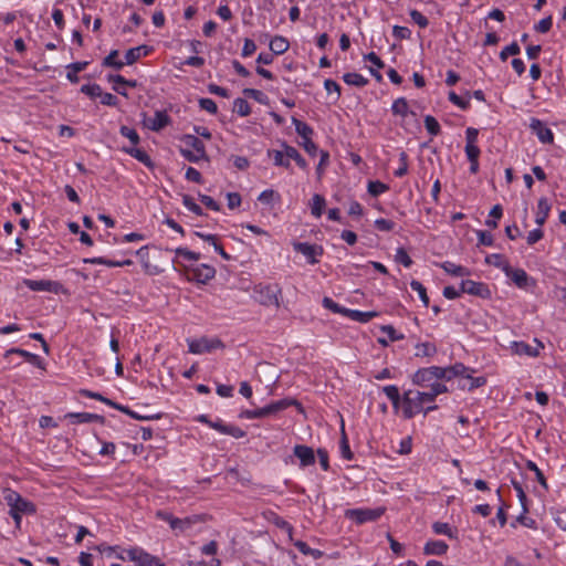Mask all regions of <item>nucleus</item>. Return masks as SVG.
Listing matches in <instances>:
<instances>
[{"instance_id":"31","label":"nucleus","mask_w":566,"mask_h":566,"mask_svg":"<svg viewBox=\"0 0 566 566\" xmlns=\"http://www.w3.org/2000/svg\"><path fill=\"white\" fill-rule=\"evenodd\" d=\"M415 349L416 357H431L434 356L438 352L437 346L430 342L418 343L415 346Z\"/></svg>"},{"instance_id":"7","label":"nucleus","mask_w":566,"mask_h":566,"mask_svg":"<svg viewBox=\"0 0 566 566\" xmlns=\"http://www.w3.org/2000/svg\"><path fill=\"white\" fill-rule=\"evenodd\" d=\"M23 284L29 290L34 291V292L45 291V292H51V293H55V294L59 293V291L62 287L61 283H59L56 281H51V280L25 279V280H23Z\"/></svg>"},{"instance_id":"16","label":"nucleus","mask_w":566,"mask_h":566,"mask_svg":"<svg viewBox=\"0 0 566 566\" xmlns=\"http://www.w3.org/2000/svg\"><path fill=\"white\" fill-rule=\"evenodd\" d=\"M216 275V270L211 265L201 264L192 269V276L198 283L206 284Z\"/></svg>"},{"instance_id":"56","label":"nucleus","mask_w":566,"mask_h":566,"mask_svg":"<svg viewBox=\"0 0 566 566\" xmlns=\"http://www.w3.org/2000/svg\"><path fill=\"white\" fill-rule=\"evenodd\" d=\"M81 92L91 98L99 97L102 93V87L94 83V84H85L82 85Z\"/></svg>"},{"instance_id":"13","label":"nucleus","mask_w":566,"mask_h":566,"mask_svg":"<svg viewBox=\"0 0 566 566\" xmlns=\"http://www.w3.org/2000/svg\"><path fill=\"white\" fill-rule=\"evenodd\" d=\"M530 127L532 132L543 144H552L554 142V134L542 120L532 118Z\"/></svg>"},{"instance_id":"6","label":"nucleus","mask_w":566,"mask_h":566,"mask_svg":"<svg viewBox=\"0 0 566 566\" xmlns=\"http://www.w3.org/2000/svg\"><path fill=\"white\" fill-rule=\"evenodd\" d=\"M126 554L137 566H165L158 557L138 547L126 551Z\"/></svg>"},{"instance_id":"52","label":"nucleus","mask_w":566,"mask_h":566,"mask_svg":"<svg viewBox=\"0 0 566 566\" xmlns=\"http://www.w3.org/2000/svg\"><path fill=\"white\" fill-rule=\"evenodd\" d=\"M512 485H513L514 490L516 491V495L521 503L522 509H524V512H528L527 496L523 490L522 484L515 480H512Z\"/></svg>"},{"instance_id":"39","label":"nucleus","mask_w":566,"mask_h":566,"mask_svg":"<svg viewBox=\"0 0 566 566\" xmlns=\"http://www.w3.org/2000/svg\"><path fill=\"white\" fill-rule=\"evenodd\" d=\"M118 51L112 50L107 56L104 57L102 65L105 67H114L115 70H120L125 65V63L120 60H117Z\"/></svg>"},{"instance_id":"36","label":"nucleus","mask_w":566,"mask_h":566,"mask_svg":"<svg viewBox=\"0 0 566 566\" xmlns=\"http://www.w3.org/2000/svg\"><path fill=\"white\" fill-rule=\"evenodd\" d=\"M292 123L295 126V132L302 137V139L310 138L314 134L313 128L305 122H302L296 117H292Z\"/></svg>"},{"instance_id":"60","label":"nucleus","mask_w":566,"mask_h":566,"mask_svg":"<svg viewBox=\"0 0 566 566\" xmlns=\"http://www.w3.org/2000/svg\"><path fill=\"white\" fill-rule=\"evenodd\" d=\"M449 101L463 111L470 107V101L462 98L453 91L449 93Z\"/></svg>"},{"instance_id":"27","label":"nucleus","mask_w":566,"mask_h":566,"mask_svg":"<svg viewBox=\"0 0 566 566\" xmlns=\"http://www.w3.org/2000/svg\"><path fill=\"white\" fill-rule=\"evenodd\" d=\"M84 262L91 263V264H103L108 268L126 266V265L133 264V261L129 259H126L123 261H113V260H108L105 258H90V259H84Z\"/></svg>"},{"instance_id":"38","label":"nucleus","mask_w":566,"mask_h":566,"mask_svg":"<svg viewBox=\"0 0 566 566\" xmlns=\"http://www.w3.org/2000/svg\"><path fill=\"white\" fill-rule=\"evenodd\" d=\"M433 379L430 371L428 370V367L418 369L412 376L413 384L418 386H426Z\"/></svg>"},{"instance_id":"17","label":"nucleus","mask_w":566,"mask_h":566,"mask_svg":"<svg viewBox=\"0 0 566 566\" xmlns=\"http://www.w3.org/2000/svg\"><path fill=\"white\" fill-rule=\"evenodd\" d=\"M170 123V118L165 111H156L155 115L147 122V127L154 132H159Z\"/></svg>"},{"instance_id":"34","label":"nucleus","mask_w":566,"mask_h":566,"mask_svg":"<svg viewBox=\"0 0 566 566\" xmlns=\"http://www.w3.org/2000/svg\"><path fill=\"white\" fill-rule=\"evenodd\" d=\"M268 156L273 159V164L277 167H284L289 169L291 167L290 160L286 158L284 149L283 150H268Z\"/></svg>"},{"instance_id":"26","label":"nucleus","mask_w":566,"mask_h":566,"mask_svg":"<svg viewBox=\"0 0 566 566\" xmlns=\"http://www.w3.org/2000/svg\"><path fill=\"white\" fill-rule=\"evenodd\" d=\"M148 53H149V48L147 45H139L136 48H132L125 53V62L124 63L127 65H132L136 61H138L142 55H147Z\"/></svg>"},{"instance_id":"22","label":"nucleus","mask_w":566,"mask_h":566,"mask_svg":"<svg viewBox=\"0 0 566 566\" xmlns=\"http://www.w3.org/2000/svg\"><path fill=\"white\" fill-rule=\"evenodd\" d=\"M282 147L289 160L293 159L301 169H307L306 160L302 157L295 147L287 145L285 142L282 143Z\"/></svg>"},{"instance_id":"23","label":"nucleus","mask_w":566,"mask_h":566,"mask_svg":"<svg viewBox=\"0 0 566 566\" xmlns=\"http://www.w3.org/2000/svg\"><path fill=\"white\" fill-rule=\"evenodd\" d=\"M291 403H292V401H290L287 399H282V400L271 402L270 405L260 408L261 412H262V417L265 418V417L275 415V413L286 409Z\"/></svg>"},{"instance_id":"32","label":"nucleus","mask_w":566,"mask_h":566,"mask_svg":"<svg viewBox=\"0 0 566 566\" xmlns=\"http://www.w3.org/2000/svg\"><path fill=\"white\" fill-rule=\"evenodd\" d=\"M441 268L452 276H468L470 275V270L462 265H458L453 262L446 261L441 264Z\"/></svg>"},{"instance_id":"24","label":"nucleus","mask_w":566,"mask_h":566,"mask_svg":"<svg viewBox=\"0 0 566 566\" xmlns=\"http://www.w3.org/2000/svg\"><path fill=\"white\" fill-rule=\"evenodd\" d=\"M344 316L349 317L350 319L359 323H367L374 317L378 316V313L375 311L361 312L357 310L347 308V311L344 312Z\"/></svg>"},{"instance_id":"21","label":"nucleus","mask_w":566,"mask_h":566,"mask_svg":"<svg viewBox=\"0 0 566 566\" xmlns=\"http://www.w3.org/2000/svg\"><path fill=\"white\" fill-rule=\"evenodd\" d=\"M122 150L124 153L130 155L138 161L143 163L146 167H148V168L154 167V163H153L150 156L144 149L133 146V147H123Z\"/></svg>"},{"instance_id":"9","label":"nucleus","mask_w":566,"mask_h":566,"mask_svg":"<svg viewBox=\"0 0 566 566\" xmlns=\"http://www.w3.org/2000/svg\"><path fill=\"white\" fill-rule=\"evenodd\" d=\"M293 249L296 252L302 253L311 264L318 263L316 256L323 254V248L321 245L311 244L307 242H294Z\"/></svg>"},{"instance_id":"25","label":"nucleus","mask_w":566,"mask_h":566,"mask_svg":"<svg viewBox=\"0 0 566 566\" xmlns=\"http://www.w3.org/2000/svg\"><path fill=\"white\" fill-rule=\"evenodd\" d=\"M88 65V62L87 61H81V62H74V63H71L66 66V70H67V73H66V78L71 82V83H78L80 81V77H78V73L84 71Z\"/></svg>"},{"instance_id":"48","label":"nucleus","mask_w":566,"mask_h":566,"mask_svg":"<svg viewBox=\"0 0 566 566\" xmlns=\"http://www.w3.org/2000/svg\"><path fill=\"white\" fill-rule=\"evenodd\" d=\"M424 127L431 136H438L441 133L440 124L431 115L424 117Z\"/></svg>"},{"instance_id":"62","label":"nucleus","mask_w":566,"mask_h":566,"mask_svg":"<svg viewBox=\"0 0 566 566\" xmlns=\"http://www.w3.org/2000/svg\"><path fill=\"white\" fill-rule=\"evenodd\" d=\"M199 106L201 109L207 111L210 114H217L218 106L216 102L211 98L202 97L199 99Z\"/></svg>"},{"instance_id":"57","label":"nucleus","mask_w":566,"mask_h":566,"mask_svg":"<svg viewBox=\"0 0 566 566\" xmlns=\"http://www.w3.org/2000/svg\"><path fill=\"white\" fill-rule=\"evenodd\" d=\"M182 203L188 210H190L195 214H197V216L203 214L202 208L199 205H197L190 196L185 195L182 197Z\"/></svg>"},{"instance_id":"61","label":"nucleus","mask_w":566,"mask_h":566,"mask_svg":"<svg viewBox=\"0 0 566 566\" xmlns=\"http://www.w3.org/2000/svg\"><path fill=\"white\" fill-rule=\"evenodd\" d=\"M323 306L327 310H331L333 313H338L344 315V312L347 311V308L340 306L336 302H334L331 297H324L323 298Z\"/></svg>"},{"instance_id":"10","label":"nucleus","mask_w":566,"mask_h":566,"mask_svg":"<svg viewBox=\"0 0 566 566\" xmlns=\"http://www.w3.org/2000/svg\"><path fill=\"white\" fill-rule=\"evenodd\" d=\"M504 273L520 289H527L530 283L535 284L534 280L523 269H513L511 265H505Z\"/></svg>"},{"instance_id":"51","label":"nucleus","mask_w":566,"mask_h":566,"mask_svg":"<svg viewBox=\"0 0 566 566\" xmlns=\"http://www.w3.org/2000/svg\"><path fill=\"white\" fill-rule=\"evenodd\" d=\"M119 133L122 136L128 138L133 146H136L140 140L137 130L128 126H120Z\"/></svg>"},{"instance_id":"50","label":"nucleus","mask_w":566,"mask_h":566,"mask_svg":"<svg viewBox=\"0 0 566 566\" xmlns=\"http://www.w3.org/2000/svg\"><path fill=\"white\" fill-rule=\"evenodd\" d=\"M269 514V521L273 522L279 528L286 531L291 535L293 527L289 522H286L284 518H282L274 512H270Z\"/></svg>"},{"instance_id":"58","label":"nucleus","mask_w":566,"mask_h":566,"mask_svg":"<svg viewBox=\"0 0 566 566\" xmlns=\"http://www.w3.org/2000/svg\"><path fill=\"white\" fill-rule=\"evenodd\" d=\"M107 81L114 84H123L129 87H136L137 81L135 80H126L124 76L119 74H109L107 76Z\"/></svg>"},{"instance_id":"1","label":"nucleus","mask_w":566,"mask_h":566,"mask_svg":"<svg viewBox=\"0 0 566 566\" xmlns=\"http://www.w3.org/2000/svg\"><path fill=\"white\" fill-rule=\"evenodd\" d=\"M433 402L428 391L408 390L402 397V415L405 419H411L416 413L423 410V405Z\"/></svg>"},{"instance_id":"44","label":"nucleus","mask_w":566,"mask_h":566,"mask_svg":"<svg viewBox=\"0 0 566 566\" xmlns=\"http://www.w3.org/2000/svg\"><path fill=\"white\" fill-rule=\"evenodd\" d=\"M325 207V198L321 195L315 193L312 198L311 211L316 218L321 217Z\"/></svg>"},{"instance_id":"49","label":"nucleus","mask_w":566,"mask_h":566,"mask_svg":"<svg viewBox=\"0 0 566 566\" xmlns=\"http://www.w3.org/2000/svg\"><path fill=\"white\" fill-rule=\"evenodd\" d=\"M368 192L373 196V197H378L379 195L386 192L387 190H389V187L379 181V180H375V181H369L368 182Z\"/></svg>"},{"instance_id":"19","label":"nucleus","mask_w":566,"mask_h":566,"mask_svg":"<svg viewBox=\"0 0 566 566\" xmlns=\"http://www.w3.org/2000/svg\"><path fill=\"white\" fill-rule=\"evenodd\" d=\"M65 417L71 419L72 423L102 422L104 419L102 416L88 412H70Z\"/></svg>"},{"instance_id":"42","label":"nucleus","mask_w":566,"mask_h":566,"mask_svg":"<svg viewBox=\"0 0 566 566\" xmlns=\"http://www.w3.org/2000/svg\"><path fill=\"white\" fill-rule=\"evenodd\" d=\"M233 112L242 117H245L251 114V107L247 99L238 97L233 102Z\"/></svg>"},{"instance_id":"30","label":"nucleus","mask_w":566,"mask_h":566,"mask_svg":"<svg viewBox=\"0 0 566 566\" xmlns=\"http://www.w3.org/2000/svg\"><path fill=\"white\" fill-rule=\"evenodd\" d=\"M472 371H467L464 374V376H462V378L467 379L468 382H464V384H461V388L462 389H468L469 391L475 389V388H479V387H482L486 384V378L481 376V377H472L471 375Z\"/></svg>"},{"instance_id":"8","label":"nucleus","mask_w":566,"mask_h":566,"mask_svg":"<svg viewBox=\"0 0 566 566\" xmlns=\"http://www.w3.org/2000/svg\"><path fill=\"white\" fill-rule=\"evenodd\" d=\"M461 292L474 296H480L482 298H489L491 296V291L485 283L475 282L472 280H463L461 282Z\"/></svg>"},{"instance_id":"20","label":"nucleus","mask_w":566,"mask_h":566,"mask_svg":"<svg viewBox=\"0 0 566 566\" xmlns=\"http://www.w3.org/2000/svg\"><path fill=\"white\" fill-rule=\"evenodd\" d=\"M12 355H19V356L23 357L31 365L36 366L39 368L42 367L43 361H42L41 357L35 354L29 353V352H27L24 349H20V348H11V349L7 350L4 354L6 357H10Z\"/></svg>"},{"instance_id":"35","label":"nucleus","mask_w":566,"mask_h":566,"mask_svg":"<svg viewBox=\"0 0 566 566\" xmlns=\"http://www.w3.org/2000/svg\"><path fill=\"white\" fill-rule=\"evenodd\" d=\"M182 142L191 147L193 150L199 153L200 156H206V147L205 144L195 135H185L182 137Z\"/></svg>"},{"instance_id":"41","label":"nucleus","mask_w":566,"mask_h":566,"mask_svg":"<svg viewBox=\"0 0 566 566\" xmlns=\"http://www.w3.org/2000/svg\"><path fill=\"white\" fill-rule=\"evenodd\" d=\"M119 411L128 415L129 417L136 419V420H154V419H160L161 418V413H156V415H140V413H137L136 411L132 410L130 408H128L127 406H120L119 408Z\"/></svg>"},{"instance_id":"53","label":"nucleus","mask_w":566,"mask_h":566,"mask_svg":"<svg viewBox=\"0 0 566 566\" xmlns=\"http://www.w3.org/2000/svg\"><path fill=\"white\" fill-rule=\"evenodd\" d=\"M485 262L501 269L504 272L505 265H510L502 254L494 253L485 258Z\"/></svg>"},{"instance_id":"54","label":"nucleus","mask_w":566,"mask_h":566,"mask_svg":"<svg viewBox=\"0 0 566 566\" xmlns=\"http://www.w3.org/2000/svg\"><path fill=\"white\" fill-rule=\"evenodd\" d=\"M399 167L395 170L394 175L398 178L403 177L408 172V155L406 151L399 154Z\"/></svg>"},{"instance_id":"28","label":"nucleus","mask_w":566,"mask_h":566,"mask_svg":"<svg viewBox=\"0 0 566 566\" xmlns=\"http://www.w3.org/2000/svg\"><path fill=\"white\" fill-rule=\"evenodd\" d=\"M551 211V205L546 198H541L537 202L535 222L541 227L545 223Z\"/></svg>"},{"instance_id":"37","label":"nucleus","mask_w":566,"mask_h":566,"mask_svg":"<svg viewBox=\"0 0 566 566\" xmlns=\"http://www.w3.org/2000/svg\"><path fill=\"white\" fill-rule=\"evenodd\" d=\"M343 80L347 85H353L357 87H363L368 83V80L366 77L355 72L345 73Z\"/></svg>"},{"instance_id":"40","label":"nucleus","mask_w":566,"mask_h":566,"mask_svg":"<svg viewBox=\"0 0 566 566\" xmlns=\"http://www.w3.org/2000/svg\"><path fill=\"white\" fill-rule=\"evenodd\" d=\"M391 112L394 115H398L401 117H406L409 113V105L405 97L397 98L391 106Z\"/></svg>"},{"instance_id":"47","label":"nucleus","mask_w":566,"mask_h":566,"mask_svg":"<svg viewBox=\"0 0 566 566\" xmlns=\"http://www.w3.org/2000/svg\"><path fill=\"white\" fill-rule=\"evenodd\" d=\"M526 468L535 473L536 481L545 489H548L546 478L542 470L536 465L535 462L528 460L526 462Z\"/></svg>"},{"instance_id":"55","label":"nucleus","mask_w":566,"mask_h":566,"mask_svg":"<svg viewBox=\"0 0 566 566\" xmlns=\"http://www.w3.org/2000/svg\"><path fill=\"white\" fill-rule=\"evenodd\" d=\"M521 52L520 45L517 42H512L511 44L506 45L501 52H500V59L501 61H506L510 55H517Z\"/></svg>"},{"instance_id":"5","label":"nucleus","mask_w":566,"mask_h":566,"mask_svg":"<svg viewBox=\"0 0 566 566\" xmlns=\"http://www.w3.org/2000/svg\"><path fill=\"white\" fill-rule=\"evenodd\" d=\"M385 512V509H350L345 512V516L357 524L377 521Z\"/></svg>"},{"instance_id":"29","label":"nucleus","mask_w":566,"mask_h":566,"mask_svg":"<svg viewBox=\"0 0 566 566\" xmlns=\"http://www.w3.org/2000/svg\"><path fill=\"white\" fill-rule=\"evenodd\" d=\"M448 551V545L443 541H429L424 546L427 555H443Z\"/></svg>"},{"instance_id":"59","label":"nucleus","mask_w":566,"mask_h":566,"mask_svg":"<svg viewBox=\"0 0 566 566\" xmlns=\"http://www.w3.org/2000/svg\"><path fill=\"white\" fill-rule=\"evenodd\" d=\"M395 259L398 263L402 264L406 268L411 266L412 260L409 256L408 252L403 248L397 249Z\"/></svg>"},{"instance_id":"12","label":"nucleus","mask_w":566,"mask_h":566,"mask_svg":"<svg viewBox=\"0 0 566 566\" xmlns=\"http://www.w3.org/2000/svg\"><path fill=\"white\" fill-rule=\"evenodd\" d=\"M534 343L536 346H532L525 342H513L512 343V352L516 355H526L530 357H537L539 355V349L544 348V345L542 342H539L537 338L534 339Z\"/></svg>"},{"instance_id":"43","label":"nucleus","mask_w":566,"mask_h":566,"mask_svg":"<svg viewBox=\"0 0 566 566\" xmlns=\"http://www.w3.org/2000/svg\"><path fill=\"white\" fill-rule=\"evenodd\" d=\"M410 287H411L412 291L418 293V295H419L421 302L423 303V305L426 307H428L429 306V296L427 294V289L424 287V285L421 282L417 281V280H412L410 282Z\"/></svg>"},{"instance_id":"15","label":"nucleus","mask_w":566,"mask_h":566,"mask_svg":"<svg viewBox=\"0 0 566 566\" xmlns=\"http://www.w3.org/2000/svg\"><path fill=\"white\" fill-rule=\"evenodd\" d=\"M293 453L300 460L301 467H310L315 463L314 450L311 447L296 444Z\"/></svg>"},{"instance_id":"2","label":"nucleus","mask_w":566,"mask_h":566,"mask_svg":"<svg viewBox=\"0 0 566 566\" xmlns=\"http://www.w3.org/2000/svg\"><path fill=\"white\" fill-rule=\"evenodd\" d=\"M3 499L10 510H12L14 513L17 512L25 515H32L36 512L35 505L31 501L22 497L17 491L11 489L4 490Z\"/></svg>"},{"instance_id":"3","label":"nucleus","mask_w":566,"mask_h":566,"mask_svg":"<svg viewBox=\"0 0 566 566\" xmlns=\"http://www.w3.org/2000/svg\"><path fill=\"white\" fill-rule=\"evenodd\" d=\"M255 292L259 295V302L265 306H275L280 307V296L282 294V290L277 284H268V285H259L255 289Z\"/></svg>"},{"instance_id":"63","label":"nucleus","mask_w":566,"mask_h":566,"mask_svg":"<svg viewBox=\"0 0 566 566\" xmlns=\"http://www.w3.org/2000/svg\"><path fill=\"white\" fill-rule=\"evenodd\" d=\"M411 20L417 23L420 28H427L429 24V20L418 10L410 11Z\"/></svg>"},{"instance_id":"64","label":"nucleus","mask_w":566,"mask_h":566,"mask_svg":"<svg viewBox=\"0 0 566 566\" xmlns=\"http://www.w3.org/2000/svg\"><path fill=\"white\" fill-rule=\"evenodd\" d=\"M553 25V19L552 17H546L542 19L538 23L534 25V30L539 33H546L551 30Z\"/></svg>"},{"instance_id":"14","label":"nucleus","mask_w":566,"mask_h":566,"mask_svg":"<svg viewBox=\"0 0 566 566\" xmlns=\"http://www.w3.org/2000/svg\"><path fill=\"white\" fill-rule=\"evenodd\" d=\"M209 427L222 434H228L235 439H240L247 436V432L242 430L240 427L234 424H227L220 419L209 422Z\"/></svg>"},{"instance_id":"11","label":"nucleus","mask_w":566,"mask_h":566,"mask_svg":"<svg viewBox=\"0 0 566 566\" xmlns=\"http://www.w3.org/2000/svg\"><path fill=\"white\" fill-rule=\"evenodd\" d=\"M206 521V514H195L191 516H186L185 518L176 517V520L172 521V530L178 533H185L189 531L193 525L198 523H205Z\"/></svg>"},{"instance_id":"18","label":"nucleus","mask_w":566,"mask_h":566,"mask_svg":"<svg viewBox=\"0 0 566 566\" xmlns=\"http://www.w3.org/2000/svg\"><path fill=\"white\" fill-rule=\"evenodd\" d=\"M467 371H473L462 363H455L452 366L443 367V379L449 381L457 377H462Z\"/></svg>"},{"instance_id":"33","label":"nucleus","mask_w":566,"mask_h":566,"mask_svg":"<svg viewBox=\"0 0 566 566\" xmlns=\"http://www.w3.org/2000/svg\"><path fill=\"white\" fill-rule=\"evenodd\" d=\"M290 48V43L289 41L284 38V36H281V35H275L271 41H270V50L274 53V54H283L285 53Z\"/></svg>"},{"instance_id":"45","label":"nucleus","mask_w":566,"mask_h":566,"mask_svg":"<svg viewBox=\"0 0 566 566\" xmlns=\"http://www.w3.org/2000/svg\"><path fill=\"white\" fill-rule=\"evenodd\" d=\"M242 93L247 97L253 98L260 104L266 105L269 103V97L262 91L255 88H244Z\"/></svg>"},{"instance_id":"46","label":"nucleus","mask_w":566,"mask_h":566,"mask_svg":"<svg viewBox=\"0 0 566 566\" xmlns=\"http://www.w3.org/2000/svg\"><path fill=\"white\" fill-rule=\"evenodd\" d=\"M432 530L438 535H446L449 538L455 537L454 532L452 531L451 526L448 523L434 522L432 524Z\"/></svg>"},{"instance_id":"4","label":"nucleus","mask_w":566,"mask_h":566,"mask_svg":"<svg viewBox=\"0 0 566 566\" xmlns=\"http://www.w3.org/2000/svg\"><path fill=\"white\" fill-rule=\"evenodd\" d=\"M187 343L191 354H205L224 347V344L219 338L201 337L198 339H187Z\"/></svg>"}]
</instances>
